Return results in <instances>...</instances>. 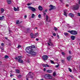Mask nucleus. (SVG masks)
I'll return each mask as SVG.
<instances>
[{"mask_svg": "<svg viewBox=\"0 0 80 80\" xmlns=\"http://www.w3.org/2000/svg\"><path fill=\"white\" fill-rule=\"evenodd\" d=\"M30 78H33V76L30 75Z\"/></svg>", "mask_w": 80, "mask_h": 80, "instance_id": "40", "label": "nucleus"}, {"mask_svg": "<svg viewBox=\"0 0 80 80\" xmlns=\"http://www.w3.org/2000/svg\"><path fill=\"white\" fill-rule=\"evenodd\" d=\"M34 17H35V14H32L31 16V18H33Z\"/></svg>", "mask_w": 80, "mask_h": 80, "instance_id": "23", "label": "nucleus"}, {"mask_svg": "<svg viewBox=\"0 0 80 80\" xmlns=\"http://www.w3.org/2000/svg\"><path fill=\"white\" fill-rule=\"evenodd\" d=\"M50 62L51 63H52V64H55V62H53V61L52 60H51Z\"/></svg>", "mask_w": 80, "mask_h": 80, "instance_id": "30", "label": "nucleus"}, {"mask_svg": "<svg viewBox=\"0 0 80 80\" xmlns=\"http://www.w3.org/2000/svg\"><path fill=\"white\" fill-rule=\"evenodd\" d=\"M44 80V79H41L40 80Z\"/></svg>", "mask_w": 80, "mask_h": 80, "instance_id": "61", "label": "nucleus"}, {"mask_svg": "<svg viewBox=\"0 0 80 80\" xmlns=\"http://www.w3.org/2000/svg\"><path fill=\"white\" fill-rule=\"evenodd\" d=\"M28 8V9H30L31 11H32L33 12H35L36 11V9L33 7L29 6Z\"/></svg>", "mask_w": 80, "mask_h": 80, "instance_id": "3", "label": "nucleus"}, {"mask_svg": "<svg viewBox=\"0 0 80 80\" xmlns=\"http://www.w3.org/2000/svg\"><path fill=\"white\" fill-rule=\"evenodd\" d=\"M15 60H17V59H18V58H17V57H16V58H15Z\"/></svg>", "mask_w": 80, "mask_h": 80, "instance_id": "56", "label": "nucleus"}, {"mask_svg": "<svg viewBox=\"0 0 80 80\" xmlns=\"http://www.w3.org/2000/svg\"><path fill=\"white\" fill-rule=\"evenodd\" d=\"M69 15L71 17H74V15L72 13H70L69 14Z\"/></svg>", "mask_w": 80, "mask_h": 80, "instance_id": "15", "label": "nucleus"}, {"mask_svg": "<svg viewBox=\"0 0 80 80\" xmlns=\"http://www.w3.org/2000/svg\"><path fill=\"white\" fill-rule=\"evenodd\" d=\"M26 80H28V78H26Z\"/></svg>", "mask_w": 80, "mask_h": 80, "instance_id": "63", "label": "nucleus"}, {"mask_svg": "<svg viewBox=\"0 0 80 80\" xmlns=\"http://www.w3.org/2000/svg\"><path fill=\"white\" fill-rule=\"evenodd\" d=\"M42 66L43 67H50V66L48 64H42Z\"/></svg>", "mask_w": 80, "mask_h": 80, "instance_id": "10", "label": "nucleus"}, {"mask_svg": "<svg viewBox=\"0 0 80 80\" xmlns=\"http://www.w3.org/2000/svg\"><path fill=\"white\" fill-rule=\"evenodd\" d=\"M65 11H64V15H65V16H66V17H67V13L66 12H67V10H65Z\"/></svg>", "mask_w": 80, "mask_h": 80, "instance_id": "16", "label": "nucleus"}, {"mask_svg": "<svg viewBox=\"0 0 80 80\" xmlns=\"http://www.w3.org/2000/svg\"><path fill=\"white\" fill-rule=\"evenodd\" d=\"M31 5V4H30V3H28L27 4V5H28V6H30V5Z\"/></svg>", "mask_w": 80, "mask_h": 80, "instance_id": "39", "label": "nucleus"}, {"mask_svg": "<svg viewBox=\"0 0 80 80\" xmlns=\"http://www.w3.org/2000/svg\"><path fill=\"white\" fill-rule=\"evenodd\" d=\"M72 56H69L67 57V59L68 61H70L71 58H72Z\"/></svg>", "mask_w": 80, "mask_h": 80, "instance_id": "9", "label": "nucleus"}, {"mask_svg": "<svg viewBox=\"0 0 80 80\" xmlns=\"http://www.w3.org/2000/svg\"><path fill=\"white\" fill-rule=\"evenodd\" d=\"M71 40H75V36L73 35H72L71 37Z\"/></svg>", "mask_w": 80, "mask_h": 80, "instance_id": "14", "label": "nucleus"}, {"mask_svg": "<svg viewBox=\"0 0 80 80\" xmlns=\"http://www.w3.org/2000/svg\"><path fill=\"white\" fill-rule=\"evenodd\" d=\"M4 16H2V17H0V20H3V19H4Z\"/></svg>", "mask_w": 80, "mask_h": 80, "instance_id": "21", "label": "nucleus"}, {"mask_svg": "<svg viewBox=\"0 0 80 80\" xmlns=\"http://www.w3.org/2000/svg\"><path fill=\"white\" fill-rule=\"evenodd\" d=\"M51 39H49V43H50L52 42H51Z\"/></svg>", "mask_w": 80, "mask_h": 80, "instance_id": "42", "label": "nucleus"}, {"mask_svg": "<svg viewBox=\"0 0 80 80\" xmlns=\"http://www.w3.org/2000/svg\"><path fill=\"white\" fill-rule=\"evenodd\" d=\"M1 49H2V50H4V49L3 48V47H1Z\"/></svg>", "mask_w": 80, "mask_h": 80, "instance_id": "48", "label": "nucleus"}, {"mask_svg": "<svg viewBox=\"0 0 80 80\" xmlns=\"http://www.w3.org/2000/svg\"><path fill=\"white\" fill-rule=\"evenodd\" d=\"M9 57H8V56L6 55L5 56L4 58H5V59L8 58Z\"/></svg>", "mask_w": 80, "mask_h": 80, "instance_id": "28", "label": "nucleus"}, {"mask_svg": "<svg viewBox=\"0 0 80 80\" xmlns=\"http://www.w3.org/2000/svg\"><path fill=\"white\" fill-rule=\"evenodd\" d=\"M5 38L6 39V40H8V38L7 37H5Z\"/></svg>", "mask_w": 80, "mask_h": 80, "instance_id": "53", "label": "nucleus"}, {"mask_svg": "<svg viewBox=\"0 0 80 80\" xmlns=\"http://www.w3.org/2000/svg\"><path fill=\"white\" fill-rule=\"evenodd\" d=\"M43 13H44V16H45V15H46V13L45 12H43Z\"/></svg>", "mask_w": 80, "mask_h": 80, "instance_id": "46", "label": "nucleus"}, {"mask_svg": "<svg viewBox=\"0 0 80 80\" xmlns=\"http://www.w3.org/2000/svg\"><path fill=\"white\" fill-rule=\"evenodd\" d=\"M7 1L8 4H11L12 3V2L10 0H7Z\"/></svg>", "mask_w": 80, "mask_h": 80, "instance_id": "18", "label": "nucleus"}, {"mask_svg": "<svg viewBox=\"0 0 80 80\" xmlns=\"http://www.w3.org/2000/svg\"><path fill=\"white\" fill-rule=\"evenodd\" d=\"M62 54L63 55H65V53L63 52H62Z\"/></svg>", "mask_w": 80, "mask_h": 80, "instance_id": "44", "label": "nucleus"}, {"mask_svg": "<svg viewBox=\"0 0 80 80\" xmlns=\"http://www.w3.org/2000/svg\"><path fill=\"white\" fill-rule=\"evenodd\" d=\"M48 44L49 46H53V44L52 42L49 43L48 42Z\"/></svg>", "mask_w": 80, "mask_h": 80, "instance_id": "17", "label": "nucleus"}, {"mask_svg": "<svg viewBox=\"0 0 80 80\" xmlns=\"http://www.w3.org/2000/svg\"><path fill=\"white\" fill-rule=\"evenodd\" d=\"M78 8H79V5L78 4H77L76 5L73 7V9L75 10H78Z\"/></svg>", "mask_w": 80, "mask_h": 80, "instance_id": "7", "label": "nucleus"}, {"mask_svg": "<svg viewBox=\"0 0 80 80\" xmlns=\"http://www.w3.org/2000/svg\"><path fill=\"white\" fill-rule=\"evenodd\" d=\"M66 7H69V5H68V4H66Z\"/></svg>", "mask_w": 80, "mask_h": 80, "instance_id": "55", "label": "nucleus"}, {"mask_svg": "<svg viewBox=\"0 0 80 80\" xmlns=\"http://www.w3.org/2000/svg\"><path fill=\"white\" fill-rule=\"evenodd\" d=\"M1 13H3V12H4V11H5V10H4V9H3V8H1Z\"/></svg>", "mask_w": 80, "mask_h": 80, "instance_id": "20", "label": "nucleus"}, {"mask_svg": "<svg viewBox=\"0 0 80 80\" xmlns=\"http://www.w3.org/2000/svg\"><path fill=\"white\" fill-rule=\"evenodd\" d=\"M59 1H60L61 3H62L63 2V0H59Z\"/></svg>", "mask_w": 80, "mask_h": 80, "instance_id": "52", "label": "nucleus"}, {"mask_svg": "<svg viewBox=\"0 0 80 80\" xmlns=\"http://www.w3.org/2000/svg\"><path fill=\"white\" fill-rule=\"evenodd\" d=\"M49 7L51 8L49 9V11H51V10H53L54 9H55L56 8L55 6H53L52 5H50Z\"/></svg>", "mask_w": 80, "mask_h": 80, "instance_id": "5", "label": "nucleus"}, {"mask_svg": "<svg viewBox=\"0 0 80 80\" xmlns=\"http://www.w3.org/2000/svg\"><path fill=\"white\" fill-rule=\"evenodd\" d=\"M18 58L19 59H21V58H22V56H18Z\"/></svg>", "mask_w": 80, "mask_h": 80, "instance_id": "26", "label": "nucleus"}, {"mask_svg": "<svg viewBox=\"0 0 80 80\" xmlns=\"http://www.w3.org/2000/svg\"><path fill=\"white\" fill-rule=\"evenodd\" d=\"M35 48V46L34 45L30 47H28L26 48V52L28 53L31 54L32 55L35 56L37 55L36 51H37V49H34Z\"/></svg>", "mask_w": 80, "mask_h": 80, "instance_id": "1", "label": "nucleus"}, {"mask_svg": "<svg viewBox=\"0 0 80 80\" xmlns=\"http://www.w3.org/2000/svg\"><path fill=\"white\" fill-rule=\"evenodd\" d=\"M13 80H16V79H15L14 78H13Z\"/></svg>", "mask_w": 80, "mask_h": 80, "instance_id": "64", "label": "nucleus"}, {"mask_svg": "<svg viewBox=\"0 0 80 80\" xmlns=\"http://www.w3.org/2000/svg\"><path fill=\"white\" fill-rule=\"evenodd\" d=\"M52 72L53 71L51 69H48L46 70V72H47V73H52Z\"/></svg>", "mask_w": 80, "mask_h": 80, "instance_id": "8", "label": "nucleus"}, {"mask_svg": "<svg viewBox=\"0 0 80 80\" xmlns=\"http://www.w3.org/2000/svg\"><path fill=\"white\" fill-rule=\"evenodd\" d=\"M54 30L55 31H56L57 30H58V28H57L56 27H54Z\"/></svg>", "mask_w": 80, "mask_h": 80, "instance_id": "24", "label": "nucleus"}, {"mask_svg": "<svg viewBox=\"0 0 80 80\" xmlns=\"http://www.w3.org/2000/svg\"><path fill=\"white\" fill-rule=\"evenodd\" d=\"M27 62L28 63H29L30 62V61H29V60H28Z\"/></svg>", "mask_w": 80, "mask_h": 80, "instance_id": "60", "label": "nucleus"}, {"mask_svg": "<svg viewBox=\"0 0 80 80\" xmlns=\"http://www.w3.org/2000/svg\"><path fill=\"white\" fill-rule=\"evenodd\" d=\"M65 61L63 60H62V63H64Z\"/></svg>", "mask_w": 80, "mask_h": 80, "instance_id": "45", "label": "nucleus"}, {"mask_svg": "<svg viewBox=\"0 0 80 80\" xmlns=\"http://www.w3.org/2000/svg\"><path fill=\"white\" fill-rule=\"evenodd\" d=\"M59 66H60V65L59 64H58V65L56 66V68H57L58 67H59Z\"/></svg>", "mask_w": 80, "mask_h": 80, "instance_id": "38", "label": "nucleus"}, {"mask_svg": "<svg viewBox=\"0 0 80 80\" xmlns=\"http://www.w3.org/2000/svg\"><path fill=\"white\" fill-rule=\"evenodd\" d=\"M13 8L14 11H20V10H19V8L18 7H17V8L15 7H14Z\"/></svg>", "mask_w": 80, "mask_h": 80, "instance_id": "12", "label": "nucleus"}, {"mask_svg": "<svg viewBox=\"0 0 80 80\" xmlns=\"http://www.w3.org/2000/svg\"><path fill=\"white\" fill-rule=\"evenodd\" d=\"M38 33H35L34 34V36H35V37H37V36H38Z\"/></svg>", "mask_w": 80, "mask_h": 80, "instance_id": "33", "label": "nucleus"}, {"mask_svg": "<svg viewBox=\"0 0 80 80\" xmlns=\"http://www.w3.org/2000/svg\"><path fill=\"white\" fill-rule=\"evenodd\" d=\"M1 46H2V47H4V43H2L1 44Z\"/></svg>", "mask_w": 80, "mask_h": 80, "instance_id": "37", "label": "nucleus"}, {"mask_svg": "<svg viewBox=\"0 0 80 80\" xmlns=\"http://www.w3.org/2000/svg\"><path fill=\"white\" fill-rule=\"evenodd\" d=\"M56 60H57V61H58V59H56Z\"/></svg>", "mask_w": 80, "mask_h": 80, "instance_id": "59", "label": "nucleus"}, {"mask_svg": "<svg viewBox=\"0 0 80 80\" xmlns=\"http://www.w3.org/2000/svg\"><path fill=\"white\" fill-rule=\"evenodd\" d=\"M43 70L44 72H45V71H46V68H44Z\"/></svg>", "mask_w": 80, "mask_h": 80, "instance_id": "51", "label": "nucleus"}, {"mask_svg": "<svg viewBox=\"0 0 80 80\" xmlns=\"http://www.w3.org/2000/svg\"><path fill=\"white\" fill-rule=\"evenodd\" d=\"M68 32L72 35H77V32L75 30H68Z\"/></svg>", "mask_w": 80, "mask_h": 80, "instance_id": "2", "label": "nucleus"}, {"mask_svg": "<svg viewBox=\"0 0 80 80\" xmlns=\"http://www.w3.org/2000/svg\"><path fill=\"white\" fill-rule=\"evenodd\" d=\"M51 77L50 75L47 74L45 75L44 78L46 79H50V77Z\"/></svg>", "mask_w": 80, "mask_h": 80, "instance_id": "6", "label": "nucleus"}, {"mask_svg": "<svg viewBox=\"0 0 80 80\" xmlns=\"http://www.w3.org/2000/svg\"><path fill=\"white\" fill-rule=\"evenodd\" d=\"M42 60L44 61H46L48 60V56L47 55H44L42 57Z\"/></svg>", "mask_w": 80, "mask_h": 80, "instance_id": "4", "label": "nucleus"}, {"mask_svg": "<svg viewBox=\"0 0 80 80\" xmlns=\"http://www.w3.org/2000/svg\"><path fill=\"white\" fill-rule=\"evenodd\" d=\"M21 77H22V75L20 74H19L18 76V78H21Z\"/></svg>", "mask_w": 80, "mask_h": 80, "instance_id": "34", "label": "nucleus"}, {"mask_svg": "<svg viewBox=\"0 0 80 80\" xmlns=\"http://www.w3.org/2000/svg\"><path fill=\"white\" fill-rule=\"evenodd\" d=\"M38 39H36V41H38Z\"/></svg>", "mask_w": 80, "mask_h": 80, "instance_id": "57", "label": "nucleus"}, {"mask_svg": "<svg viewBox=\"0 0 80 80\" xmlns=\"http://www.w3.org/2000/svg\"><path fill=\"white\" fill-rule=\"evenodd\" d=\"M38 9L39 10H40V11H42L43 10V8L42 7L39 6L38 7Z\"/></svg>", "mask_w": 80, "mask_h": 80, "instance_id": "11", "label": "nucleus"}, {"mask_svg": "<svg viewBox=\"0 0 80 80\" xmlns=\"http://www.w3.org/2000/svg\"><path fill=\"white\" fill-rule=\"evenodd\" d=\"M10 77H12V75H10Z\"/></svg>", "mask_w": 80, "mask_h": 80, "instance_id": "62", "label": "nucleus"}, {"mask_svg": "<svg viewBox=\"0 0 80 80\" xmlns=\"http://www.w3.org/2000/svg\"><path fill=\"white\" fill-rule=\"evenodd\" d=\"M29 31H30L29 28H28L27 30V32H26V33H29Z\"/></svg>", "mask_w": 80, "mask_h": 80, "instance_id": "22", "label": "nucleus"}, {"mask_svg": "<svg viewBox=\"0 0 80 80\" xmlns=\"http://www.w3.org/2000/svg\"><path fill=\"white\" fill-rule=\"evenodd\" d=\"M78 3H79V4H80V0H79V2H78Z\"/></svg>", "mask_w": 80, "mask_h": 80, "instance_id": "58", "label": "nucleus"}, {"mask_svg": "<svg viewBox=\"0 0 80 80\" xmlns=\"http://www.w3.org/2000/svg\"><path fill=\"white\" fill-rule=\"evenodd\" d=\"M64 34L65 35V36H66V35H68V33L67 32H64Z\"/></svg>", "mask_w": 80, "mask_h": 80, "instance_id": "32", "label": "nucleus"}, {"mask_svg": "<svg viewBox=\"0 0 80 80\" xmlns=\"http://www.w3.org/2000/svg\"><path fill=\"white\" fill-rule=\"evenodd\" d=\"M69 70L70 72H72V69L70 68H69Z\"/></svg>", "mask_w": 80, "mask_h": 80, "instance_id": "36", "label": "nucleus"}, {"mask_svg": "<svg viewBox=\"0 0 80 80\" xmlns=\"http://www.w3.org/2000/svg\"><path fill=\"white\" fill-rule=\"evenodd\" d=\"M30 35L31 37V38H33V34H32V33H31L30 34Z\"/></svg>", "mask_w": 80, "mask_h": 80, "instance_id": "29", "label": "nucleus"}, {"mask_svg": "<svg viewBox=\"0 0 80 80\" xmlns=\"http://www.w3.org/2000/svg\"><path fill=\"white\" fill-rule=\"evenodd\" d=\"M53 36H56V33H53Z\"/></svg>", "mask_w": 80, "mask_h": 80, "instance_id": "41", "label": "nucleus"}, {"mask_svg": "<svg viewBox=\"0 0 80 80\" xmlns=\"http://www.w3.org/2000/svg\"><path fill=\"white\" fill-rule=\"evenodd\" d=\"M56 75V72H53V76L54 77H55V76Z\"/></svg>", "mask_w": 80, "mask_h": 80, "instance_id": "31", "label": "nucleus"}, {"mask_svg": "<svg viewBox=\"0 0 80 80\" xmlns=\"http://www.w3.org/2000/svg\"><path fill=\"white\" fill-rule=\"evenodd\" d=\"M21 47V46L20 45H18V48H20Z\"/></svg>", "mask_w": 80, "mask_h": 80, "instance_id": "43", "label": "nucleus"}, {"mask_svg": "<svg viewBox=\"0 0 80 80\" xmlns=\"http://www.w3.org/2000/svg\"><path fill=\"white\" fill-rule=\"evenodd\" d=\"M20 21L18 20L16 21V24H19L20 23Z\"/></svg>", "mask_w": 80, "mask_h": 80, "instance_id": "27", "label": "nucleus"}, {"mask_svg": "<svg viewBox=\"0 0 80 80\" xmlns=\"http://www.w3.org/2000/svg\"><path fill=\"white\" fill-rule=\"evenodd\" d=\"M47 11H48V10L47 9H45L44 12H47Z\"/></svg>", "mask_w": 80, "mask_h": 80, "instance_id": "49", "label": "nucleus"}, {"mask_svg": "<svg viewBox=\"0 0 80 80\" xmlns=\"http://www.w3.org/2000/svg\"><path fill=\"white\" fill-rule=\"evenodd\" d=\"M48 16L47 15H46V21H48Z\"/></svg>", "mask_w": 80, "mask_h": 80, "instance_id": "25", "label": "nucleus"}, {"mask_svg": "<svg viewBox=\"0 0 80 80\" xmlns=\"http://www.w3.org/2000/svg\"><path fill=\"white\" fill-rule=\"evenodd\" d=\"M18 62H19V63H23V61L22 59H18Z\"/></svg>", "mask_w": 80, "mask_h": 80, "instance_id": "13", "label": "nucleus"}, {"mask_svg": "<svg viewBox=\"0 0 80 80\" xmlns=\"http://www.w3.org/2000/svg\"><path fill=\"white\" fill-rule=\"evenodd\" d=\"M16 73H20V70L18 69H16Z\"/></svg>", "mask_w": 80, "mask_h": 80, "instance_id": "19", "label": "nucleus"}, {"mask_svg": "<svg viewBox=\"0 0 80 80\" xmlns=\"http://www.w3.org/2000/svg\"><path fill=\"white\" fill-rule=\"evenodd\" d=\"M38 17L39 18H41V14H39L38 16Z\"/></svg>", "mask_w": 80, "mask_h": 80, "instance_id": "35", "label": "nucleus"}, {"mask_svg": "<svg viewBox=\"0 0 80 80\" xmlns=\"http://www.w3.org/2000/svg\"><path fill=\"white\" fill-rule=\"evenodd\" d=\"M24 18H27V15L24 16Z\"/></svg>", "mask_w": 80, "mask_h": 80, "instance_id": "54", "label": "nucleus"}, {"mask_svg": "<svg viewBox=\"0 0 80 80\" xmlns=\"http://www.w3.org/2000/svg\"><path fill=\"white\" fill-rule=\"evenodd\" d=\"M71 52L70 51H69V54H71Z\"/></svg>", "mask_w": 80, "mask_h": 80, "instance_id": "50", "label": "nucleus"}, {"mask_svg": "<svg viewBox=\"0 0 80 80\" xmlns=\"http://www.w3.org/2000/svg\"><path fill=\"white\" fill-rule=\"evenodd\" d=\"M70 77H71L72 78H73V75H71L70 76Z\"/></svg>", "mask_w": 80, "mask_h": 80, "instance_id": "47", "label": "nucleus"}]
</instances>
